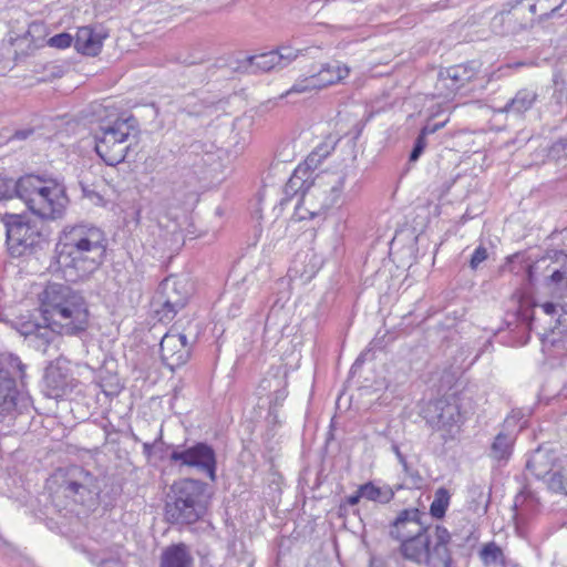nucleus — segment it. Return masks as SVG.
Returning a JSON list of instances; mask_svg holds the SVG:
<instances>
[{
  "mask_svg": "<svg viewBox=\"0 0 567 567\" xmlns=\"http://www.w3.org/2000/svg\"><path fill=\"white\" fill-rule=\"evenodd\" d=\"M107 238L104 230L90 223L66 226L55 246L56 270L68 281L86 278L104 262Z\"/></svg>",
  "mask_w": 567,
  "mask_h": 567,
  "instance_id": "f257e3e1",
  "label": "nucleus"
},
{
  "mask_svg": "<svg viewBox=\"0 0 567 567\" xmlns=\"http://www.w3.org/2000/svg\"><path fill=\"white\" fill-rule=\"evenodd\" d=\"M429 514L416 507L400 511L388 526V536L400 543L401 556L422 565L431 551L434 556L442 554V548L450 546L451 533L442 525L429 524Z\"/></svg>",
  "mask_w": 567,
  "mask_h": 567,
  "instance_id": "f03ea898",
  "label": "nucleus"
},
{
  "mask_svg": "<svg viewBox=\"0 0 567 567\" xmlns=\"http://www.w3.org/2000/svg\"><path fill=\"white\" fill-rule=\"evenodd\" d=\"M42 318L60 334L78 336L89 327L84 298L64 284L49 282L39 295Z\"/></svg>",
  "mask_w": 567,
  "mask_h": 567,
  "instance_id": "7ed1b4c3",
  "label": "nucleus"
},
{
  "mask_svg": "<svg viewBox=\"0 0 567 567\" xmlns=\"http://www.w3.org/2000/svg\"><path fill=\"white\" fill-rule=\"evenodd\" d=\"M208 484L196 478H181L173 483L166 496L165 518L172 525H190L207 512Z\"/></svg>",
  "mask_w": 567,
  "mask_h": 567,
  "instance_id": "20e7f679",
  "label": "nucleus"
},
{
  "mask_svg": "<svg viewBox=\"0 0 567 567\" xmlns=\"http://www.w3.org/2000/svg\"><path fill=\"white\" fill-rule=\"evenodd\" d=\"M14 197L24 202L25 206L41 219L62 217L68 198L64 188L47 182L38 175L28 174L14 181L12 186Z\"/></svg>",
  "mask_w": 567,
  "mask_h": 567,
  "instance_id": "39448f33",
  "label": "nucleus"
},
{
  "mask_svg": "<svg viewBox=\"0 0 567 567\" xmlns=\"http://www.w3.org/2000/svg\"><path fill=\"white\" fill-rule=\"evenodd\" d=\"M140 135L138 121L133 115L117 117L115 121L101 124L95 133V152L109 166H115L128 159L132 141L137 142Z\"/></svg>",
  "mask_w": 567,
  "mask_h": 567,
  "instance_id": "423d86ee",
  "label": "nucleus"
},
{
  "mask_svg": "<svg viewBox=\"0 0 567 567\" xmlns=\"http://www.w3.org/2000/svg\"><path fill=\"white\" fill-rule=\"evenodd\" d=\"M27 365L13 353L0 354V422L14 417L28 406L29 398L22 392Z\"/></svg>",
  "mask_w": 567,
  "mask_h": 567,
  "instance_id": "0eeeda50",
  "label": "nucleus"
},
{
  "mask_svg": "<svg viewBox=\"0 0 567 567\" xmlns=\"http://www.w3.org/2000/svg\"><path fill=\"white\" fill-rule=\"evenodd\" d=\"M348 174L344 171L321 172L311 178L302 188L296 187L295 193L301 194V205L310 219L321 216L338 204L341 198Z\"/></svg>",
  "mask_w": 567,
  "mask_h": 567,
  "instance_id": "6e6552de",
  "label": "nucleus"
},
{
  "mask_svg": "<svg viewBox=\"0 0 567 567\" xmlns=\"http://www.w3.org/2000/svg\"><path fill=\"white\" fill-rule=\"evenodd\" d=\"M3 221L7 228V248L12 258L34 254L48 245L43 231V221H32L22 214L6 213Z\"/></svg>",
  "mask_w": 567,
  "mask_h": 567,
  "instance_id": "1a4fd4ad",
  "label": "nucleus"
},
{
  "mask_svg": "<svg viewBox=\"0 0 567 567\" xmlns=\"http://www.w3.org/2000/svg\"><path fill=\"white\" fill-rule=\"evenodd\" d=\"M171 449L168 462L179 468H194L207 476L212 482L217 478V454L215 449L204 441L185 440L177 445H167Z\"/></svg>",
  "mask_w": 567,
  "mask_h": 567,
  "instance_id": "9d476101",
  "label": "nucleus"
},
{
  "mask_svg": "<svg viewBox=\"0 0 567 567\" xmlns=\"http://www.w3.org/2000/svg\"><path fill=\"white\" fill-rule=\"evenodd\" d=\"M192 291V284L186 276L171 275L164 278L154 297V302L159 306L155 310L158 320H173L186 307Z\"/></svg>",
  "mask_w": 567,
  "mask_h": 567,
  "instance_id": "9b49d317",
  "label": "nucleus"
},
{
  "mask_svg": "<svg viewBox=\"0 0 567 567\" xmlns=\"http://www.w3.org/2000/svg\"><path fill=\"white\" fill-rule=\"evenodd\" d=\"M534 27L522 0H509L489 22V30L495 35L514 37Z\"/></svg>",
  "mask_w": 567,
  "mask_h": 567,
  "instance_id": "f8f14e48",
  "label": "nucleus"
},
{
  "mask_svg": "<svg viewBox=\"0 0 567 567\" xmlns=\"http://www.w3.org/2000/svg\"><path fill=\"white\" fill-rule=\"evenodd\" d=\"M17 331L29 338L32 346L47 355H54L59 349L61 336L49 324H41L37 319L21 316L14 320Z\"/></svg>",
  "mask_w": 567,
  "mask_h": 567,
  "instance_id": "ddd939ff",
  "label": "nucleus"
},
{
  "mask_svg": "<svg viewBox=\"0 0 567 567\" xmlns=\"http://www.w3.org/2000/svg\"><path fill=\"white\" fill-rule=\"evenodd\" d=\"M78 383L79 381L72 372L71 362L59 357L45 368L42 391L48 398L60 399L70 394Z\"/></svg>",
  "mask_w": 567,
  "mask_h": 567,
  "instance_id": "4468645a",
  "label": "nucleus"
},
{
  "mask_svg": "<svg viewBox=\"0 0 567 567\" xmlns=\"http://www.w3.org/2000/svg\"><path fill=\"white\" fill-rule=\"evenodd\" d=\"M59 488L65 497L79 504H84L100 492L97 480L80 466L69 470L66 477L60 483Z\"/></svg>",
  "mask_w": 567,
  "mask_h": 567,
  "instance_id": "2eb2a0df",
  "label": "nucleus"
},
{
  "mask_svg": "<svg viewBox=\"0 0 567 567\" xmlns=\"http://www.w3.org/2000/svg\"><path fill=\"white\" fill-rule=\"evenodd\" d=\"M477 75L474 63L457 64L439 72L435 83L436 95L450 99L463 90Z\"/></svg>",
  "mask_w": 567,
  "mask_h": 567,
  "instance_id": "dca6fc26",
  "label": "nucleus"
},
{
  "mask_svg": "<svg viewBox=\"0 0 567 567\" xmlns=\"http://www.w3.org/2000/svg\"><path fill=\"white\" fill-rule=\"evenodd\" d=\"M422 413L426 423L436 430H450L461 420L460 406L454 398L430 401Z\"/></svg>",
  "mask_w": 567,
  "mask_h": 567,
  "instance_id": "f3484780",
  "label": "nucleus"
},
{
  "mask_svg": "<svg viewBox=\"0 0 567 567\" xmlns=\"http://www.w3.org/2000/svg\"><path fill=\"white\" fill-rule=\"evenodd\" d=\"M161 359L172 371L184 365L190 358L192 346L183 332H175L173 327L159 342Z\"/></svg>",
  "mask_w": 567,
  "mask_h": 567,
  "instance_id": "a211bd4d",
  "label": "nucleus"
},
{
  "mask_svg": "<svg viewBox=\"0 0 567 567\" xmlns=\"http://www.w3.org/2000/svg\"><path fill=\"white\" fill-rule=\"evenodd\" d=\"M549 260L546 266L545 285L567 296V252L551 249L546 252L543 261Z\"/></svg>",
  "mask_w": 567,
  "mask_h": 567,
  "instance_id": "6ab92c4d",
  "label": "nucleus"
},
{
  "mask_svg": "<svg viewBox=\"0 0 567 567\" xmlns=\"http://www.w3.org/2000/svg\"><path fill=\"white\" fill-rule=\"evenodd\" d=\"M109 37V30L103 24L84 25L78 29L74 48L79 53L96 56Z\"/></svg>",
  "mask_w": 567,
  "mask_h": 567,
  "instance_id": "aec40b11",
  "label": "nucleus"
},
{
  "mask_svg": "<svg viewBox=\"0 0 567 567\" xmlns=\"http://www.w3.org/2000/svg\"><path fill=\"white\" fill-rule=\"evenodd\" d=\"M311 71L320 90L341 82L350 73V69L339 61L321 63L319 69L312 65Z\"/></svg>",
  "mask_w": 567,
  "mask_h": 567,
  "instance_id": "412c9836",
  "label": "nucleus"
},
{
  "mask_svg": "<svg viewBox=\"0 0 567 567\" xmlns=\"http://www.w3.org/2000/svg\"><path fill=\"white\" fill-rule=\"evenodd\" d=\"M555 455L549 449L538 447L529 455L525 470L537 480H543L553 472Z\"/></svg>",
  "mask_w": 567,
  "mask_h": 567,
  "instance_id": "4be33fe9",
  "label": "nucleus"
},
{
  "mask_svg": "<svg viewBox=\"0 0 567 567\" xmlns=\"http://www.w3.org/2000/svg\"><path fill=\"white\" fill-rule=\"evenodd\" d=\"M193 561L188 546L178 543L163 550L159 567H193Z\"/></svg>",
  "mask_w": 567,
  "mask_h": 567,
  "instance_id": "5701e85b",
  "label": "nucleus"
},
{
  "mask_svg": "<svg viewBox=\"0 0 567 567\" xmlns=\"http://www.w3.org/2000/svg\"><path fill=\"white\" fill-rule=\"evenodd\" d=\"M538 94L535 90L524 87L516 92L515 96L507 101V103L498 111L502 113H513L515 115H523L530 110L537 101Z\"/></svg>",
  "mask_w": 567,
  "mask_h": 567,
  "instance_id": "b1692460",
  "label": "nucleus"
},
{
  "mask_svg": "<svg viewBox=\"0 0 567 567\" xmlns=\"http://www.w3.org/2000/svg\"><path fill=\"white\" fill-rule=\"evenodd\" d=\"M401 488V485H396L395 487L390 485L377 486L370 481L361 485V494L364 495V499L367 501L385 505L394 498L395 493Z\"/></svg>",
  "mask_w": 567,
  "mask_h": 567,
  "instance_id": "393cba45",
  "label": "nucleus"
},
{
  "mask_svg": "<svg viewBox=\"0 0 567 567\" xmlns=\"http://www.w3.org/2000/svg\"><path fill=\"white\" fill-rule=\"evenodd\" d=\"M322 159L323 158L321 156H318L317 154L311 152L305 161V166H298L293 172L292 176L289 178L286 186L287 192L289 189H295L296 187L302 188L306 184H309L311 181V176H305L307 175L308 171L313 172L315 169H317L318 166L321 164Z\"/></svg>",
  "mask_w": 567,
  "mask_h": 567,
  "instance_id": "a878e982",
  "label": "nucleus"
},
{
  "mask_svg": "<svg viewBox=\"0 0 567 567\" xmlns=\"http://www.w3.org/2000/svg\"><path fill=\"white\" fill-rule=\"evenodd\" d=\"M522 2L528 14H532L533 23H535V17L538 12V22H544L545 20L554 17L563 6V3L553 6L550 0H522Z\"/></svg>",
  "mask_w": 567,
  "mask_h": 567,
  "instance_id": "bb28decb",
  "label": "nucleus"
},
{
  "mask_svg": "<svg viewBox=\"0 0 567 567\" xmlns=\"http://www.w3.org/2000/svg\"><path fill=\"white\" fill-rule=\"evenodd\" d=\"M277 55L280 56V68L287 66L298 56H309L311 59H319L322 54V50L319 47H309L301 50H296L289 45H281L274 50Z\"/></svg>",
  "mask_w": 567,
  "mask_h": 567,
  "instance_id": "cd10ccee",
  "label": "nucleus"
},
{
  "mask_svg": "<svg viewBox=\"0 0 567 567\" xmlns=\"http://www.w3.org/2000/svg\"><path fill=\"white\" fill-rule=\"evenodd\" d=\"M251 72H269L275 68H280V56L274 50L247 58Z\"/></svg>",
  "mask_w": 567,
  "mask_h": 567,
  "instance_id": "c85d7f7f",
  "label": "nucleus"
},
{
  "mask_svg": "<svg viewBox=\"0 0 567 567\" xmlns=\"http://www.w3.org/2000/svg\"><path fill=\"white\" fill-rule=\"evenodd\" d=\"M513 442L512 435L499 432L492 443L491 456L497 461L507 460L512 454Z\"/></svg>",
  "mask_w": 567,
  "mask_h": 567,
  "instance_id": "c756f323",
  "label": "nucleus"
},
{
  "mask_svg": "<svg viewBox=\"0 0 567 567\" xmlns=\"http://www.w3.org/2000/svg\"><path fill=\"white\" fill-rule=\"evenodd\" d=\"M480 557L484 565L488 567H504L505 565V555L502 548L494 542H489L482 547Z\"/></svg>",
  "mask_w": 567,
  "mask_h": 567,
  "instance_id": "7c9ffc66",
  "label": "nucleus"
},
{
  "mask_svg": "<svg viewBox=\"0 0 567 567\" xmlns=\"http://www.w3.org/2000/svg\"><path fill=\"white\" fill-rule=\"evenodd\" d=\"M450 493L446 488L440 487L430 505V515L433 518H443L450 504Z\"/></svg>",
  "mask_w": 567,
  "mask_h": 567,
  "instance_id": "2f4dec72",
  "label": "nucleus"
},
{
  "mask_svg": "<svg viewBox=\"0 0 567 567\" xmlns=\"http://www.w3.org/2000/svg\"><path fill=\"white\" fill-rule=\"evenodd\" d=\"M317 90L320 89L317 85V81L315 79L312 71L310 70V73L308 75L299 78L282 96H289L295 93L300 94Z\"/></svg>",
  "mask_w": 567,
  "mask_h": 567,
  "instance_id": "473e14b6",
  "label": "nucleus"
},
{
  "mask_svg": "<svg viewBox=\"0 0 567 567\" xmlns=\"http://www.w3.org/2000/svg\"><path fill=\"white\" fill-rule=\"evenodd\" d=\"M453 558L449 546L442 548V554L439 556H434V551L427 555V557L422 560V565H426L427 567H452Z\"/></svg>",
  "mask_w": 567,
  "mask_h": 567,
  "instance_id": "72a5a7b5",
  "label": "nucleus"
},
{
  "mask_svg": "<svg viewBox=\"0 0 567 567\" xmlns=\"http://www.w3.org/2000/svg\"><path fill=\"white\" fill-rule=\"evenodd\" d=\"M553 83L554 92L551 99L558 105L567 104V81L560 75V73H555Z\"/></svg>",
  "mask_w": 567,
  "mask_h": 567,
  "instance_id": "f704fd0d",
  "label": "nucleus"
},
{
  "mask_svg": "<svg viewBox=\"0 0 567 567\" xmlns=\"http://www.w3.org/2000/svg\"><path fill=\"white\" fill-rule=\"evenodd\" d=\"M547 486L554 493L567 495V476H564L560 472L550 473Z\"/></svg>",
  "mask_w": 567,
  "mask_h": 567,
  "instance_id": "c9c22d12",
  "label": "nucleus"
},
{
  "mask_svg": "<svg viewBox=\"0 0 567 567\" xmlns=\"http://www.w3.org/2000/svg\"><path fill=\"white\" fill-rule=\"evenodd\" d=\"M393 451H394V453H395V455H396V457H398V461H399V462H400V464L402 465L404 473H405L406 475H409V476L412 478L413 483H414V484H416V483L421 482V481H422L421 475L419 474V472H417V471L413 470V468L409 465V463H408V461H406V457H405V456L403 455V453L400 451L399 446L394 445V446H393Z\"/></svg>",
  "mask_w": 567,
  "mask_h": 567,
  "instance_id": "e433bc0d",
  "label": "nucleus"
},
{
  "mask_svg": "<svg viewBox=\"0 0 567 567\" xmlns=\"http://www.w3.org/2000/svg\"><path fill=\"white\" fill-rule=\"evenodd\" d=\"M74 42V38L66 32H62L51 37L48 40V45L56 49H66Z\"/></svg>",
  "mask_w": 567,
  "mask_h": 567,
  "instance_id": "4c0bfd02",
  "label": "nucleus"
},
{
  "mask_svg": "<svg viewBox=\"0 0 567 567\" xmlns=\"http://www.w3.org/2000/svg\"><path fill=\"white\" fill-rule=\"evenodd\" d=\"M548 155L554 159L567 157V135L558 138L551 144Z\"/></svg>",
  "mask_w": 567,
  "mask_h": 567,
  "instance_id": "58836bf2",
  "label": "nucleus"
},
{
  "mask_svg": "<svg viewBox=\"0 0 567 567\" xmlns=\"http://www.w3.org/2000/svg\"><path fill=\"white\" fill-rule=\"evenodd\" d=\"M426 134H423L422 131H420L419 135L416 136L413 148L410 153L409 161L410 162H416L420 156L423 154L427 143H426Z\"/></svg>",
  "mask_w": 567,
  "mask_h": 567,
  "instance_id": "ea45409f",
  "label": "nucleus"
},
{
  "mask_svg": "<svg viewBox=\"0 0 567 567\" xmlns=\"http://www.w3.org/2000/svg\"><path fill=\"white\" fill-rule=\"evenodd\" d=\"M12 186H14L13 179L0 177V200L14 198L16 195L14 192H12Z\"/></svg>",
  "mask_w": 567,
  "mask_h": 567,
  "instance_id": "a19ab883",
  "label": "nucleus"
},
{
  "mask_svg": "<svg viewBox=\"0 0 567 567\" xmlns=\"http://www.w3.org/2000/svg\"><path fill=\"white\" fill-rule=\"evenodd\" d=\"M555 324L553 330H557L558 333L567 332V310L561 308L558 310V313L555 316Z\"/></svg>",
  "mask_w": 567,
  "mask_h": 567,
  "instance_id": "79ce46f5",
  "label": "nucleus"
},
{
  "mask_svg": "<svg viewBox=\"0 0 567 567\" xmlns=\"http://www.w3.org/2000/svg\"><path fill=\"white\" fill-rule=\"evenodd\" d=\"M487 256V249L483 246H478L471 257V268L476 269L484 260H486Z\"/></svg>",
  "mask_w": 567,
  "mask_h": 567,
  "instance_id": "37998d69",
  "label": "nucleus"
},
{
  "mask_svg": "<svg viewBox=\"0 0 567 567\" xmlns=\"http://www.w3.org/2000/svg\"><path fill=\"white\" fill-rule=\"evenodd\" d=\"M529 498L530 501H534V494L527 488V486H525L524 489L515 497L514 509L518 511V508L522 507Z\"/></svg>",
  "mask_w": 567,
  "mask_h": 567,
  "instance_id": "c03bdc74",
  "label": "nucleus"
},
{
  "mask_svg": "<svg viewBox=\"0 0 567 567\" xmlns=\"http://www.w3.org/2000/svg\"><path fill=\"white\" fill-rule=\"evenodd\" d=\"M537 307H539L544 311L545 315H548L551 318H555V316L558 313V310L561 308L560 305L551 302V301H547L542 305H537Z\"/></svg>",
  "mask_w": 567,
  "mask_h": 567,
  "instance_id": "a18cd8bd",
  "label": "nucleus"
},
{
  "mask_svg": "<svg viewBox=\"0 0 567 567\" xmlns=\"http://www.w3.org/2000/svg\"><path fill=\"white\" fill-rule=\"evenodd\" d=\"M446 121H443V122H439V123H432L431 121H429L423 127H422V132L423 134H426V135H430V134H434L435 132H437L439 130H441L442 127H444Z\"/></svg>",
  "mask_w": 567,
  "mask_h": 567,
  "instance_id": "49530a36",
  "label": "nucleus"
},
{
  "mask_svg": "<svg viewBox=\"0 0 567 567\" xmlns=\"http://www.w3.org/2000/svg\"><path fill=\"white\" fill-rule=\"evenodd\" d=\"M361 498H364V495L361 494V485H360L354 494L347 496L346 503L350 506H354V505L359 504Z\"/></svg>",
  "mask_w": 567,
  "mask_h": 567,
  "instance_id": "de8ad7c7",
  "label": "nucleus"
},
{
  "mask_svg": "<svg viewBox=\"0 0 567 567\" xmlns=\"http://www.w3.org/2000/svg\"><path fill=\"white\" fill-rule=\"evenodd\" d=\"M33 130L32 128H28V130H19V131H16L14 134L10 137L11 140H25L28 138L31 134H33Z\"/></svg>",
  "mask_w": 567,
  "mask_h": 567,
  "instance_id": "09e8293b",
  "label": "nucleus"
},
{
  "mask_svg": "<svg viewBox=\"0 0 567 567\" xmlns=\"http://www.w3.org/2000/svg\"><path fill=\"white\" fill-rule=\"evenodd\" d=\"M331 147L327 144L317 146L312 152L322 158H326L330 154Z\"/></svg>",
  "mask_w": 567,
  "mask_h": 567,
  "instance_id": "8fccbe9b",
  "label": "nucleus"
},
{
  "mask_svg": "<svg viewBox=\"0 0 567 567\" xmlns=\"http://www.w3.org/2000/svg\"><path fill=\"white\" fill-rule=\"evenodd\" d=\"M154 449H156V443L143 444V454L145 455L146 460H151Z\"/></svg>",
  "mask_w": 567,
  "mask_h": 567,
  "instance_id": "3c124183",
  "label": "nucleus"
},
{
  "mask_svg": "<svg viewBox=\"0 0 567 567\" xmlns=\"http://www.w3.org/2000/svg\"><path fill=\"white\" fill-rule=\"evenodd\" d=\"M153 443H156V449H158L161 452H164L163 447H165V451H169L171 452V449H167L168 444H165L163 442V433H162V431L159 432L158 437Z\"/></svg>",
  "mask_w": 567,
  "mask_h": 567,
  "instance_id": "603ef678",
  "label": "nucleus"
},
{
  "mask_svg": "<svg viewBox=\"0 0 567 567\" xmlns=\"http://www.w3.org/2000/svg\"><path fill=\"white\" fill-rule=\"evenodd\" d=\"M526 270H527V278H528V281L530 284L534 282V270H535V266L534 265H527L526 266Z\"/></svg>",
  "mask_w": 567,
  "mask_h": 567,
  "instance_id": "864d4df0",
  "label": "nucleus"
},
{
  "mask_svg": "<svg viewBox=\"0 0 567 567\" xmlns=\"http://www.w3.org/2000/svg\"><path fill=\"white\" fill-rule=\"evenodd\" d=\"M517 420H518L517 416L515 414H513L505 420L504 425L507 427L511 425H515Z\"/></svg>",
  "mask_w": 567,
  "mask_h": 567,
  "instance_id": "5fc2aeb1",
  "label": "nucleus"
},
{
  "mask_svg": "<svg viewBox=\"0 0 567 567\" xmlns=\"http://www.w3.org/2000/svg\"><path fill=\"white\" fill-rule=\"evenodd\" d=\"M370 346H371L372 348H381V347H382V346H381V341H380L378 338H374V339L371 341Z\"/></svg>",
  "mask_w": 567,
  "mask_h": 567,
  "instance_id": "6e6d98bb",
  "label": "nucleus"
},
{
  "mask_svg": "<svg viewBox=\"0 0 567 567\" xmlns=\"http://www.w3.org/2000/svg\"><path fill=\"white\" fill-rule=\"evenodd\" d=\"M297 215H298L299 219H306L307 218V216L305 214H302V207L301 206L297 207Z\"/></svg>",
  "mask_w": 567,
  "mask_h": 567,
  "instance_id": "4d7b16f0",
  "label": "nucleus"
},
{
  "mask_svg": "<svg viewBox=\"0 0 567 567\" xmlns=\"http://www.w3.org/2000/svg\"><path fill=\"white\" fill-rule=\"evenodd\" d=\"M285 395H286V394H285V391H278V392H277V396H276V399H277V400H278V399H284V398H285Z\"/></svg>",
  "mask_w": 567,
  "mask_h": 567,
  "instance_id": "13d9d810",
  "label": "nucleus"
},
{
  "mask_svg": "<svg viewBox=\"0 0 567 567\" xmlns=\"http://www.w3.org/2000/svg\"><path fill=\"white\" fill-rule=\"evenodd\" d=\"M364 353H361V355L355 360V364L363 361Z\"/></svg>",
  "mask_w": 567,
  "mask_h": 567,
  "instance_id": "bf43d9fd",
  "label": "nucleus"
},
{
  "mask_svg": "<svg viewBox=\"0 0 567 567\" xmlns=\"http://www.w3.org/2000/svg\"><path fill=\"white\" fill-rule=\"evenodd\" d=\"M132 437H133V440H134L135 442H138V441H140L138 436H137V435H135L134 433L132 434Z\"/></svg>",
  "mask_w": 567,
  "mask_h": 567,
  "instance_id": "052dcab7",
  "label": "nucleus"
},
{
  "mask_svg": "<svg viewBox=\"0 0 567 567\" xmlns=\"http://www.w3.org/2000/svg\"><path fill=\"white\" fill-rule=\"evenodd\" d=\"M100 567H107V561H105V560H104V561H102V563H101V565H100Z\"/></svg>",
  "mask_w": 567,
  "mask_h": 567,
  "instance_id": "680f3d73",
  "label": "nucleus"
},
{
  "mask_svg": "<svg viewBox=\"0 0 567 567\" xmlns=\"http://www.w3.org/2000/svg\"><path fill=\"white\" fill-rule=\"evenodd\" d=\"M518 257H519L518 255H515V256H513V257L511 258V260H514V259H516V258H518Z\"/></svg>",
  "mask_w": 567,
  "mask_h": 567,
  "instance_id": "e2e57ef3",
  "label": "nucleus"
},
{
  "mask_svg": "<svg viewBox=\"0 0 567 567\" xmlns=\"http://www.w3.org/2000/svg\"><path fill=\"white\" fill-rule=\"evenodd\" d=\"M565 392H566V396H567V382H566V385H565Z\"/></svg>",
  "mask_w": 567,
  "mask_h": 567,
  "instance_id": "0e129e2a",
  "label": "nucleus"
}]
</instances>
